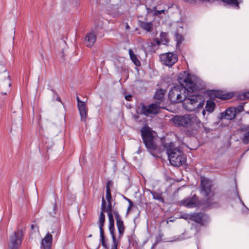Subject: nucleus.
Here are the masks:
<instances>
[{
  "instance_id": "6ab92c4d",
  "label": "nucleus",
  "mask_w": 249,
  "mask_h": 249,
  "mask_svg": "<svg viewBox=\"0 0 249 249\" xmlns=\"http://www.w3.org/2000/svg\"><path fill=\"white\" fill-rule=\"evenodd\" d=\"M104 226V224L99 223V228L100 230V240H101V242L102 246L105 249H108V246L106 243V241L105 240V237L104 235V229H103Z\"/></svg>"
},
{
  "instance_id": "473e14b6",
  "label": "nucleus",
  "mask_w": 249,
  "mask_h": 249,
  "mask_svg": "<svg viewBox=\"0 0 249 249\" xmlns=\"http://www.w3.org/2000/svg\"><path fill=\"white\" fill-rule=\"evenodd\" d=\"M105 215L103 212H101L99 218V223L105 224Z\"/></svg>"
},
{
  "instance_id": "a18cd8bd",
  "label": "nucleus",
  "mask_w": 249,
  "mask_h": 249,
  "mask_svg": "<svg viewBox=\"0 0 249 249\" xmlns=\"http://www.w3.org/2000/svg\"><path fill=\"white\" fill-rule=\"evenodd\" d=\"M56 208H57L56 204V203H55L53 205V211H54L53 214H54L56 213Z\"/></svg>"
},
{
  "instance_id": "864d4df0",
  "label": "nucleus",
  "mask_w": 249,
  "mask_h": 249,
  "mask_svg": "<svg viewBox=\"0 0 249 249\" xmlns=\"http://www.w3.org/2000/svg\"><path fill=\"white\" fill-rule=\"evenodd\" d=\"M88 237H92V235H91V234H90V235H89V236H88Z\"/></svg>"
},
{
  "instance_id": "aec40b11",
  "label": "nucleus",
  "mask_w": 249,
  "mask_h": 249,
  "mask_svg": "<svg viewBox=\"0 0 249 249\" xmlns=\"http://www.w3.org/2000/svg\"><path fill=\"white\" fill-rule=\"evenodd\" d=\"M108 205L107 207H106V201L104 197H102V205H101V210L102 212L103 213L104 212H107V213H113V210L112 209V205H111V201L109 202H107Z\"/></svg>"
},
{
  "instance_id": "6e6d98bb",
  "label": "nucleus",
  "mask_w": 249,
  "mask_h": 249,
  "mask_svg": "<svg viewBox=\"0 0 249 249\" xmlns=\"http://www.w3.org/2000/svg\"><path fill=\"white\" fill-rule=\"evenodd\" d=\"M240 201L242 202V203L243 205H244V203L242 201V200H240Z\"/></svg>"
},
{
  "instance_id": "79ce46f5",
  "label": "nucleus",
  "mask_w": 249,
  "mask_h": 249,
  "mask_svg": "<svg viewBox=\"0 0 249 249\" xmlns=\"http://www.w3.org/2000/svg\"><path fill=\"white\" fill-rule=\"evenodd\" d=\"M244 97L245 98H249V91L244 93Z\"/></svg>"
},
{
  "instance_id": "c85d7f7f",
  "label": "nucleus",
  "mask_w": 249,
  "mask_h": 249,
  "mask_svg": "<svg viewBox=\"0 0 249 249\" xmlns=\"http://www.w3.org/2000/svg\"><path fill=\"white\" fill-rule=\"evenodd\" d=\"M223 2L231 5H235L239 8V2L238 0H222Z\"/></svg>"
},
{
  "instance_id": "7ed1b4c3",
  "label": "nucleus",
  "mask_w": 249,
  "mask_h": 249,
  "mask_svg": "<svg viewBox=\"0 0 249 249\" xmlns=\"http://www.w3.org/2000/svg\"><path fill=\"white\" fill-rule=\"evenodd\" d=\"M164 147L167 151L169 160L172 165L179 167L186 162V156L182 150L175 146L173 142L165 143Z\"/></svg>"
},
{
  "instance_id": "c756f323",
  "label": "nucleus",
  "mask_w": 249,
  "mask_h": 249,
  "mask_svg": "<svg viewBox=\"0 0 249 249\" xmlns=\"http://www.w3.org/2000/svg\"><path fill=\"white\" fill-rule=\"evenodd\" d=\"M112 239L113 244L111 246V249H118L117 246L118 245V241L117 240L115 235L111 236Z\"/></svg>"
},
{
  "instance_id": "1a4fd4ad",
  "label": "nucleus",
  "mask_w": 249,
  "mask_h": 249,
  "mask_svg": "<svg viewBox=\"0 0 249 249\" xmlns=\"http://www.w3.org/2000/svg\"><path fill=\"white\" fill-rule=\"evenodd\" d=\"M212 181L206 178H202L201 179V193L205 196L210 195L211 193Z\"/></svg>"
},
{
  "instance_id": "37998d69",
  "label": "nucleus",
  "mask_w": 249,
  "mask_h": 249,
  "mask_svg": "<svg viewBox=\"0 0 249 249\" xmlns=\"http://www.w3.org/2000/svg\"><path fill=\"white\" fill-rule=\"evenodd\" d=\"M128 202L129 203L128 206L129 207V208H131L133 205V202H132V201L131 200H128Z\"/></svg>"
},
{
  "instance_id": "a211bd4d",
  "label": "nucleus",
  "mask_w": 249,
  "mask_h": 249,
  "mask_svg": "<svg viewBox=\"0 0 249 249\" xmlns=\"http://www.w3.org/2000/svg\"><path fill=\"white\" fill-rule=\"evenodd\" d=\"M109 221L108 230L111 236L115 235V227H114V220L113 218V213H107Z\"/></svg>"
},
{
  "instance_id": "f257e3e1",
  "label": "nucleus",
  "mask_w": 249,
  "mask_h": 249,
  "mask_svg": "<svg viewBox=\"0 0 249 249\" xmlns=\"http://www.w3.org/2000/svg\"><path fill=\"white\" fill-rule=\"evenodd\" d=\"M178 81L179 85L173 87L168 93L169 99L174 103L184 101L188 95V91H195L198 89L197 82L195 77L186 71L178 75Z\"/></svg>"
},
{
  "instance_id": "72a5a7b5",
  "label": "nucleus",
  "mask_w": 249,
  "mask_h": 249,
  "mask_svg": "<svg viewBox=\"0 0 249 249\" xmlns=\"http://www.w3.org/2000/svg\"><path fill=\"white\" fill-rule=\"evenodd\" d=\"M191 213L188 214L186 213H183L180 214L179 216V218H182L185 220H190Z\"/></svg>"
},
{
  "instance_id": "603ef678",
  "label": "nucleus",
  "mask_w": 249,
  "mask_h": 249,
  "mask_svg": "<svg viewBox=\"0 0 249 249\" xmlns=\"http://www.w3.org/2000/svg\"><path fill=\"white\" fill-rule=\"evenodd\" d=\"M138 117H139V116H135V119H138Z\"/></svg>"
},
{
  "instance_id": "ea45409f",
  "label": "nucleus",
  "mask_w": 249,
  "mask_h": 249,
  "mask_svg": "<svg viewBox=\"0 0 249 249\" xmlns=\"http://www.w3.org/2000/svg\"><path fill=\"white\" fill-rule=\"evenodd\" d=\"M202 127H203V130L204 132H205L206 133H208L209 132V128H207V127L203 125V124H202V126H201L200 128ZM199 129V128H198V129Z\"/></svg>"
},
{
  "instance_id": "4be33fe9",
  "label": "nucleus",
  "mask_w": 249,
  "mask_h": 249,
  "mask_svg": "<svg viewBox=\"0 0 249 249\" xmlns=\"http://www.w3.org/2000/svg\"><path fill=\"white\" fill-rule=\"evenodd\" d=\"M116 226L119 232L118 238L120 239L123 236L124 231L125 227L124 226V221H122L117 222Z\"/></svg>"
},
{
  "instance_id": "b1692460",
  "label": "nucleus",
  "mask_w": 249,
  "mask_h": 249,
  "mask_svg": "<svg viewBox=\"0 0 249 249\" xmlns=\"http://www.w3.org/2000/svg\"><path fill=\"white\" fill-rule=\"evenodd\" d=\"M128 52L130 58L134 64L136 66H140L141 65V63L140 61L137 59L136 55L134 53L133 50L132 49H129Z\"/></svg>"
},
{
  "instance_id": "423d86ee",
  "label": "nucleus",
  "mask_w": 249,
  "mask_h": 249,
  "mask_svg": "<svg viewBox=\"0 0 249 249\" xmlns=\"http://www.w3.org/2000/svg\"><path fill=\"white\" fill-rule=\"evenodd\" d=\"M159 107L157 104H151L149 106L142 104L141 107L138 108V113L144 115L146 116L150 115H155L158 113Z\"/></svg>"
},
{
  "instance_id": "393cba45",
  "label": "nucleus",
  "mask_w": 249,
  "mask_h": 249,
  "mask_svg": "<svg viewBox=\"0 0 249 249\" xmlns=\"http://www.w3.org/2000/svg\"><path fill=\"white\" fill-rule=\"evenodd\" d=\"M165 94V90L162 89H159L155 94L154 98L160 101H162Z\"/></svg>"
},
{
  "instance_id": "4d7b16f0",
  "label": "nucleus",
  "mask_w": 249,
  "mask_h": 249,
  "mask_svg": "<svg viewBox=\"0 0 249 249\" xmlns=\"http://www.w3.org/2000/svg\"><path fill=\"white\" fill-rule=\"evenodd\" d=\"M247 113H249V112L247 111Z\"/></svg>"
},
{
  "instance_id": "5701e85b",
  "label": "nucleus",
  "mask_w": 249,
  "mask_h": 249,
  "mask_svg": "<svg viewBox=\"0 0 249 249\" xmlns=\"http://www.w3.org/2000/svg\"><path fill=\"white\" fill-rule=\"evenodd\" d=\"M215 107V103L211 100H209L206 102L205 109L209 113H212Z\"/></svg>"
},
{
  "instance_id": "dca6fc26",
  "label": "nucleus",
  "mask_w": 249,
  "mask_h": 249,
  "mask_svg": "<svg viewBox=\"0 0 249 249\" xmlns=\"http://www.w3.org/2000/svg\"><path fill=\"white\" fill-rule=\"evenodd\" d=\"M222 118L227 120H232L236 116V112L233 107H229L221 113Z\"/></svg>"
},
{
  "instance_id": "de8ad7c7",
  "label": "nucleus",
  "mask_w": 249,
  "mask_h": 249,
  "mask_svg": "<svg viewBox=\"0 0 249 249\" xmlns=\"http://www.w3.org/2000/svg\"><path fill=\"white\" fill-rule=\"evenodd\" d=\"M125 28L126 30H129L130 29V26L127 23L126 24Z\"/></svg>"
},
{
  "instance_id": "cd10ccee",
  "label": "nucleus",
  "mask_w": 249,
  "mask_h": 249,
  "mask_svg": "<svg viewBox=\"0 0 249 249\" xmlns=\"http://www.w3.org/2000/svg\"><path fill=\"white\" fill-rule=\"evenodd\" d=\"M113 213L115 216L116 223L123 221L122 220L121 216L120 215L118 211L117 210L113 209Z\"/></svg>"
},
{
  "instance_id": "412c9836",
  "label": "nucleus",
  "mask_w": 249,
  "mask_h": 249,
  "mask_svg": "<svg viewBox=\"0 0 249 249\" xmlns=\"http://www.w3.org/2000/svg\"><path fill=\"white\" fill-rule=\"evenodd\" d=\"M150 193L154 199L157 200L161 203H164V199L162 197V193H158L154 191H150Z\"/></svg>"
},
{
  "instance_id": "7c9ffc66",
  "label": "nucleus",
  "mask_w": 249,
  "mask_h": 249,
  "mask_svg": "<svg viewBox=\"0 0 249 249\" xmlns=\"http://www.w3.org/2000/svg\"><path fill=\"white\" fill-rule=\"evenodd\" d=\"M244 104L242 103L240 104L239 106L234 107V109L236 112V114L240 113L244 110Z\"/></svg>"
},
{
  "instance_id": "bb28decb",
  "label": "nucleus",
  "mask_w": 249,
  "mask_h": 249,
  "mask_svg": "<svg viewBox=\"0 0 249 249\" xmlns=\"http://www.w3.org/2000/svg\"><path fill=\"white\" fill-rule=\"evenodd\" d=\"M167 35L166 33L161 32L160 34V37L161 40V44H166L168 42V40L167 38Z\"/></svg>"
},
{
  "instance_id": "ddd939ff",
  "label": "nucleus",
  "mask_w": 249,
  "mask_h": 249,
  "mask_svg": "<svg viewBox=\"0 0 249 249\" xmlns=\"http://www.w3.org/2000/svg\"><path fill=\"white\" fill-rule=\"evenodd\" d=\"M240 139L244 144L249 143V125H243L239 129Z\"/></svg>"
},
{
  "instance_id": "2eb2a0df",
  "label": "nucleus",
  "mask_w": 249,
  "mask_h": 249,
  "mask_svg": "<svg viewBox=\"0 0 249 249\" xmlns=\"http://www.w3.org/2000/svg\"><path fill=\"white\" fill-rule=\"evenodd\" d=\"M52 241V235L50 232H48L41 240L40 249H51Z\"/></svg>"
},
{
  "instance_id": "9d476101",
  "label": "nucleus",
  "mask_w": 249,
  "mask_h": 249,
  "mask_svg": "<svg viewBox=\"0 0 249 249\" xmlns=\"http://www.w3.org/2000/svg\"><path fill=\"white\" fill-rule=\"evenodd\" d=\"M181 204L188 208H195L198 205V197L195 194L192 197L181 201Z\"/></svg>"
},
{
  "instance_id": "2f4dec72",
  "label": "nucleus",
  "mask_w": 249,
  "mask_h": 249,
  "mask_svg": "<svg viewBox=\"0 0 249 249\" xmlns=\"http://www.w3.org/2000/svg\"><path fill=\"white\" fill-rule=\"evenodd\" d=\"M175 39L177 41V45H179L181 43L182 41L183 40V37L181 35L177 33L175 35Z\"/></svg>"
},
{
  "instance_id": "f3484780",
  "label": "nucleus",
  "mask_w": 249,
  "mask_h": 249,
  "mask_svg": "<svg viewBox=\"0 0 249 249\" xmlns=\"http://www.w3.org/2000/svg\"><path fill=\"white\" fill-rule=\"evenodd\" d=\"M96 37L92 33L88 34L85 37V44L88 47H92L95 42Z\"/></svg>"
},
{
  "instance_id": "c03bdc74",
  "label": "nucleus",
  "mask_w": 249,
  "mask_h": 249,
  "mask_svg": "<svg viewBox=\"0 0 249 249\" xmlns=\"http://www.w3.org/2000/svg\"><path fill=\"white\" fill-rule=\"evenodd\" d=\"M131 98V96L130 95H127L125 96V99L127 101H130Z\"/></svg>"
},
{
  "instance_id": "20e7f679",
  "label": "nucleus",
  "mask_w": 249,
  "mask_h": 249,
  "mask_svg": "<svg viewBox=\"0 0 249 249\" xmlns=\"http://www.w3.org/2000/svg\"><path fill=\"white\" fill-rule=\"evenodd\" d=\"M193 91H188V95L183 104V108L187 111H193L196 109L201 108L204 105V101H198L200 98L199 95L193 94Z\"/></svg>"
},
{
  "instance_id": "3c124183",
  "label": "nucleus",
  "mask_w": 249,
  "mask_h": 249,
  "mask_svg": "<svg viewBox=\"0 0 249 249\" xmlns=\"http://www.w3.org/2000/svg\"><path fill=\"white\" fill-rule=\"evenodd\" d=\"M124 199H125V200H126V201H128V200H130L129 199H128V198H127V197H124Z\"/></svg>"
},
{
  "instance_id": "58836bf2",
  "label": "nucleus",
  "mask_w": 249,
  "mask_h": 249,
  "mask_svg": "<svg viewBox=\"0 0 249 249\" xmlns=\"http://www.w3.org/2000/svg\"><path fill=\"white\" fill-rule=\"evenodd\" d=\"M51 90L53 92L54 95L56 96V100L59 101V102H61V99H60V97H58V94L55 92V91L54 90L52 89H51Z\"/></svg>"
},
{
  "instance_id": "4468645a",
  "label": "nucleus",
  "mask_w": 249,
  "mask_h": 249,
  "mask_svg": "<svg viewBox=\"0 0 249 249\" xmlns=\"http://www.w3.org/2000/svg\"><path fill=\"white\" fill-rule=\"evenodd\" d=\"M208 219V216L204 213H191L190 215V220L199 224H202L203 221Z\"/></svg>"
},
{
  "instance_id": "a878e982",
  "label": "nucleus",
  "mask_w": 249,
  "mask_h": 249,
  "mask_svg": "<svg viewBox=\"0 0 249 249\" xmlns=\"http://www.w3.org/2000/svg\"><path fill=\"white\" fill-rule=\"evenodd\" d=\"M141 27L147 32H151L153 28V25L150 22H142L141 23Z\"/></svg>"
},
{
  "instance_id": "6e6552de",
  "label": "nucleus",
  "mask_w": 249,
  "mask_h": 249,
  "mask_svg": "<svg viewBox=\"0 0 249 249\" xmlns=\"http://www.w3.org/2000/svg\"><path fill=\"white\" fill-rule=\"evenodd\" d=\"M160 59L164 65L171 66L178 61V57L176 54L168 53L161 54Z\"/></svg>"
},
{
  "instance_id": "c9c22d12",
  "label": "nucleus",
  "mask_w": 249,
  "mask_h": 249,
  "mask_svg": "<svg viewBox=\"0 0 249 249\" xmlns=\"http://www.w3.org/2000/svg\"><path fill=\"white\" fill-rule=\"evenodd\" d=\"M213 199L211 197L208 198L207 200V205L208 207H213L214 205V203L212 202Z\"/></svg>"
},
{
  "instance_id": "f704fd0d",
  "label": "nucleus",
  "mask_w": 249,
  "mask_h": 249,
  "mask_svg": "<svg viewBox=\"0 0 249 249\" xmlns=\"http://www.w3.org/2000/svg\"><path fill=\"white\" fill-rule=\"evenodd\" d=\"M106 198L107 202H111V191H109V189H107L106 191Z\"/></svg>"
},
{
  "instance_id": "9b49d317",
  "label": "nucleus",
  "mask_w": 249,
  "mask_h": 249,
  "mask_svg": "<svg viewBox=\"0 0 249 249\" xmlns=\"http://www.w3.org/2000/svg\"><path fill=\"white\" fill-rule=\"evenodd\" d=\"M76 100L77 102V107L81 116V120L82 121H85L88 112L86 104L84 102L81 101L78 96L76 97Z\"/></svg>"
},
{
  "instance_id": "49530a36",
  "label": "nucleus",
  "mask_w": 249,
  "mask_h": 249,
  "mask_svg": "<svg viewBox=\"0 0 249 249\" xmlns=\"http://www.w3.org/2000/svg\"><path fill=\"white\" fill-rule=\"evenodd\" d=\"M155 41L158 45H160L161 43V40H160L158 38H156Z\"/></svg>"
},
{
  "instance_id": "e433bc0d",
  "label": "nucleus",
  "mask_w": 249,
  "mask_h": 249,
  "mask_svg": "<svg viewBox=\"0 0 249 249\" xmlns=\"http://www.w3.org/2000/svg\"><path fill=\"white\" fill-rule=\"evenodd\" d=\"M113 184L112 181L111 180H108L106 183V191L107 189H109V191L110 190V186Z\"/></svg>"
},
{
  "instance_id": "39448f33",
  "label": "nucleus",
  "mask_w": 249,
  "mask_h": 249,
  "mask_svg": "<svg viewBox=\"0 0 249 249\" xmlns=\"http://www.w3.org/2000/svg\"><path fill=\"white\" fill-rule=\"evenodd\" d=\"M141 131L142 141L148 151L150 153L156 151L157 149V146L154 142V137L149 128L144 127L142 128Z\"/></svg>"
},
{
  "instance_id": "f03ea898",
  "label": "nucleus",
  "mask_w": 249,
  "mask_h": 249,
  "mask_svg": "<svg viewBox=\"0 0 249 249\" xmlns=\"http://www.w3.org/2000/svg\"><path fill=\"white\" fill-rule=\"evenodd\" d=\"M172 120L176 126L190 128L186 132V134L190 137L195 136L198 128L202 126V123L196 115L193 114L176 116Z\"/></svg>"
},
{
  "instance_id": "8fccbe9b",
  "label": "nucleus",
  "mask_w": 249,
  "mask_h": 249,
  "mask_svg": "<svg viewBox=\"0 0 249 249\" xmlns=\"http://www.w3.org/2000/svg\"><path fill=\"white\" fill-rule=\"evenodd\" d=\"M131 208H129V207L128 206L127 210V213L129 212V211L130 210Z\"/></svg>"
},
{
  "instance_id": "f8f14e48",
  "label": "nucleus",
  "mask_w": 249,
  "mask_h": 249,
  "mask_svg": "<svg viewBox=\"0 0 249 249\" xmlns=\"http://www.w3.org/2000/svg\"><path fill=\"white\" fill-rule=\"evenodd\" d=\"M208 94L211 96L216 97L223 100H227L231 98L233 96L231 93L224 94L219 90H211L208 91Z\"/></svg>"
},
{
  "instance_id": "4c0bfd02",
  "label": "nucleus",
  "mask_w": 249,
  "mask_h": 249,
  "mask_svg": "<svg viewBox=\"0 0 249 249\" xmlns=\"http://www.w3.org/2000/svg\"><path fill=\"white\" fill-rule=\"evenodd\" d=\"M164 12H165V10H157L155 12V14L156 15H159L164 13Z\"/></svg>"
},
{
  "instance_id": "a19ab883",
  "label": "nucleus",
  "mask_w": 249,
  "mask_h": 249,
  "mask_svg": "<svg viewBox=\"0 0 249 249\" xmlns=\"http://www.w3.org/2000/svg\"><path fill=\"white\" fill-rule=\"evenodd\" d=\"M162 236H163V235H161V234H159V236L157 237V238L156 242V243H158V242H159L161 241Z\"/></svg>"
},
{
  "instance_id": "09e8293b",
  "label": "nucleus",
  "mask_w": 249,
  "mask_h": 249,
  "mask_svg": "<svg viewBox=\"0 0 249 249\" xmlns=\"http://www.w3.org/2000/svg\"><path fill=\"white\" fill-rule=\"evenodd\" d=\"M206 109H204L202 111V114L204 116L205 115V113H206Z\"/></svg>"
},
{
  "instance_id": "5fc2aeb1",
  "label": "nucleus",
  "mask_w": 249,
  "mask_h": 249,
  "mask_svg": "<svg viewBox=\"0 0 249 249\" xmlns=\"http://www.w3.org/2000/svg\"><path fill=\"white\" fill-rule=\"evenodd\" d=\"M31 228H32V229H33V228H34V225H32L31 226Z\"/></svg>"
},
{
  "instance_id": "0eeeda50",
  "label": "nucleus",
  "mask_w": 249,
  "mask_h": 249,
  "mask_svg": "<svg viewBox=\"0 0 249 249\" xmlns=\"http://www.w3.org/2000/svg\"><path fill=\"white\" fill-rule=\"evenodd\" d=\"M23 236V233L22 230H18V231H15L10 237V249H18L22 243Z\"/></svg>"
}]
</instances>
